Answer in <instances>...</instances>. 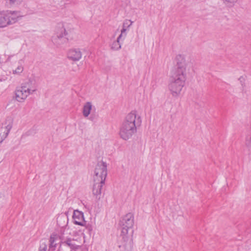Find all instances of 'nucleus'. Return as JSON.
<instances>
[{
    "instance_id": "1",
    "label": "nucleus",
    "mask_w": 251,
    "mask_h": 251,
    "mask_svg": "<svg viewBox=\"0 0 251 251\" xmlns=\"http://www.w3.org/2000/svg\"><path fill=\"white\" fill-rule=\"evenodd\" d=\"M176 67L170 76L168 89L173 97H178L181 93L186 80L187 70L190 63L184 55L176 56Z\"/></svg>"
},
{
    "instance_id": "2",
    "label": "nucleus",
    "mask_w": 251,
    "mask_h": 251,
    "mask_svg": "<svg viewBox=\"0 0 251 251\" xmlns=\"http://www.w3.org/2000/svg\"><path fill=\"white\" fill-rule=\"evenodd\" d=\"M142 123L141 116L136 111H132L128 113L121 125L119 135L124 140H127L137 132V128Z\"/></svg>"
},
{
    "instance_id": "3",
    "label": "nucleus",
    "mask_w": 251,
    "mask_h": 251,
    "mask_svg": "<svg viewBox=\"0 0 251 251\" xmlns=\"http://www.w3.org/2000/svg\"><path fill=\"white\" fill-rule=\"evenodd\" d=\"M37 90L36 81L29 79L15 90V99L18 102H24L29 95L36 92Z\"/></svg>"
},
{
    "instance_id": "4",
    "label": "nucleus",
    "mask_w": 251,
    "mask_h": 251,
    "mask_svg": "<svg viewBox=\"0 0 251 251\" xmlns=\"http://www.w3.org/2000/svg\"><path fill=\"white\" fill-rule=\"evenodd\" d=\"M72 28H65L62 24H59L56 27L55 33L52 37L53 43L57 47H60L66 43L69 40V34Z\"/></svg>"
},
{
    "instance_id": "5",
    "label": "nucleus",
    "mask_w": 251,
    "mask_h": 251,
    "mask_svg": "<svg viewBox=\"0 0 251 251\" xmlns=\"http://www.w3.org/2000/svg\"><path fill=\"white\" fill-rule=\"evenodd\" d=\"M134 224V217L131 213L126 215L120 221V225L121 227V236L125 240L129 237L128 232L131 230V234L133 233L132 228Z\"/></svg>"
},
{
    "instance_id": "6",
    "label": "nucleus",
    "mask_w": 251,
    "mask_h": 251,
    "mask_svg": "<svg viewBox=\"0 0 251 251\" xmlns=\"http://www.w3.org/2000/svg\"><path fill=\"white\" fill-rule=\"evenodd\" d=\"M107 174L106 163L103 161L99 162L95 169L94 181H105Z\"/></svg>"
},
{
    "instance_id": "7",
    "label": "nucleus",
    "mask_w": 251,
    "mask_h": 251,
    "mask_svg": "<svg viewBox=\"0 0 251 251\" xmlns=\"http://www.w3.org/2000/svg\"><path fill=\"white\" fill-rule=\"evenodd\" d=\"M82 53L80 49L73 48L69 50L67 53L68 58L74 62L78 61L82 58Z\"/></svg>"
},
{
    "instance_id": "8",
    "label": "nucleus",
    "mask_w": 251,
    "mask_h": 251,
    "mask_svg": "<svg viewBox=\"0 0 251 251\" xmlns=\"http://www.w3.org/2000/svg\"><path fill=\"white\" fill-rule=\"evenodd\" d=\"M73 218L75 224L81 226H85L86 221L84 220L83 213L82 212L77 210H74Z\"/></svg>"
},
{
    "instance_id": "9",
    "label": "nucleus",
    "mask_w": 251,
    "mask_h": 251,
    "mask_svg": "<svg viewBox=\"0 0 251 251\" xmlns=\"http://www.w3.org/2000/svg\"><path fill=\"white\" fill-rule=\"evenodd\" d=\"M11 128L10 123L7 125L5 123L0 126V143L6 138Z\"/></svg>"
},
{
    "instance_id": "10",
    "label": "nucleus",
    "mask_w": 251,
    "mask_h": 251,
    "mask_svg": "<svg viewBox=\"0 0 251 251\" xmlns=\"http://www.w3.org/2000/svg\"><path fill=\"white\" fill-rule=\"evenodd\" d=\"M7 12V19L9 20L8 25L16 23L19 18L18 16L19 12L17 11L5 10Z\"/></svg>"
},
{
    "instance_id": "11",
    "label": "nucleus",
    "mask_w": 251,
    "mask_h": 251,
    "mask_svg": "<svg viewBox=\"0 0 251 251\" xmlns=\"http://www.w3.org/2000/svg\"><path fill=\"white\" fill-rule=\"evenodd\" d=\"M105 181H94L93 187V193L96 197L100 196L101 193V189Z\"/></svg>"
},
{
    "instance_id": "12",
    "label": "nucleus",
    "mask_w": 251,
    "mask_h": 251,
    "mask_svg": "<svg viewBox=\"0 0 251 251\" xmlns=\"http://www.w3.org/2000/svg\"><path fill=\"white\" fill-rule=\"evenodd\" d=\"M95 108L92 103L90 101L86 102L83 105L82 112L83 116L85 118L88 117L93 110Z\"/></svg>"
},
{
    "instance_id": "13",
    "label": "nucleus",
    "mask_w": 251,
    "mask_h": 251,
    "mask_svg": "<svg viewBox=\"0 0 251 251\" xmlns=\"http://www.w3.org/2000/svg\"><path fill=\"white\" fill-rule=\"evenodd\" d=\"M7 12L5 10L0 11V28H3L8 25L9 20L6 18Z\"/></svg>"
},
{
    "instance_id": "14",
    "label": "nucleus",
    "mask_w": 251,
    "mask_h": 251,
    "mask_svg": "<svg viewBox=\"0 0 251 251\" xmlns=\"http://www.w3.org/2000/svg\"><path fill=\"white\" fill-rule=\"evenodd\" d=\"M120 40L118 37L117 40L113 42L111 45V49L114 50H118L121 48V44L120 43Z\"/></svg>"
},
{
    "instance_id": "15",
    "label": "nucleus",
    "mask_w": 251,
    "mask_h": 251,
    "mask_svg": "<svg viewBox=\"0 0 251 251\" xmlns=\"http://www.w3.org/2000/svg\"><path fill=\"white\" fill-rule=\"evenodd\" d=\"M24 71V66L22 64H19L15 69L13 70L12 73L14 75H19Z\"/></svg>"
},
{
    "instance_id": "16",
    "label": "nucleus",
    "mask_w": 251,
    "mask_h": 251,
    "mask_svg": "<svg viewBox=\"0 0 251 251\" xmlns=\"http://www.w3.org/2000/svg\"><path fill=\"white\" fill-rule=\"evenodd\" d=\"M133 22L130 20H126L124 21L122 27L128 29L132 25Z\"/></svg>"
},
{
    "instance_id": "17",
    "label": "nucleus",
    "mask_w": 251,
    "mask_h": 251,
    "mask_svg": "<svg viewBox=\"0 0 251 251\" xmlns=\"http://www.w3.org/2000/svg\"><path fill=\"white\" fill-rule=\"evenodd\" d=\"M127 29L122 27V29L121 31V34L118 36V39H121L122 37H125L126 36V30Z\"/></svg>"
},
{
    "instance_id": "18",
    "label": "nucleus",
    "mask_w": 251,
    "mask_h": 251,
    "mask_svg": "<svg viewBox=\"0 0 251 251\" xmlns=\"http://www.w3.org/2000/svg\"><path fill=\"white\" fill-rule=\"evenodd\" d=\"M246 144L249 148H251V134L247 137Z\"/></svg>"
},
{
    "instance_id": "19",
    "label": "nucleus",
    "mask_w": 251,
    "mask_h": 251,
    "mask_svg": "<svg viewBox=\"0 0 251 251\" xmlns=\"http://www.w3.org/2000/svg\"><path fill=\"white\" fill-rule=\"evenodd\" d=\"M66 244L69 246V247H70L71 248H74V245L72 243V241L70 239L69 240H67L66 241Z\"/></svg>"
},
{
    "instance_id": "20",
    "label": "nucleus",
    "mask_w": 251,
    "mask_h": 251,
    "mask_svg": "<svg viewBox=\"0 0 251 251\" xmlns=\"http://www.w3.org/2000/svg\"><path fill=\"white\" fill-rule=\"evenodd\" d=\"M225 2L229 4H234L237 1V0H223Z\"/></svg>"
},
{
    "instance_id": "21",
    "label": "nucleus",
    "mask_w": 251,
    "mask_h": 251,
    "mask_svg": "<svg viewBox=\"0 0 251 251\" xmlns=\"http://www.w3.org/2000/svg\"><path fill=\"white\" fill-rule=\"evenodd\" d=\"M180 213V207L179 206H176V212L174 213L173 216L178 215Z\"/></svg>"
},
{
    "instance_id": "22",
    "label": "nucleus",
    "mask_w": 251,
    "mask_h": 251,
    "mask_svg": "<svg viewBox=\"0 0 251 251\" xmlns=\"http://www.w3.org/2000/svg\"><path fill=\"white\" fill-rule=\"evenodd\" d=\"M86 228L90 231L92 230V227L91 225H86Z\"/></svg>"
},
{
    "instance_id": "23",
    "label": "nucleus",
    "mask_w": 251,
    "mask_h": 251,
    "mask_svg": "<svg viewBox=\"0 0 251 251\" xmlns=\"http://www.w3.org/2000/svg\"><path fill=\"white\" fill-rule=\"evenodd\" d=\"M16 0H9V3L10 4H13L15 3Z\"/></svg>"
},
{
    "instance_id": "24",
    "label": "nucleus",
    "mask_w": 251,
    "mask_h": 251,
    "mask_svg": "<svg viewBox=\"0 0 251 251\" xmlns=\"http://www.w3.org/2000/svg\"><path fill=\"white\" fill-rule=\"evenodd\" d=\"M89 119L91 121H93L94 120V117L92 116H91Z\"/></svg>"
},
{
    "instance_id": "25",
    "label": "nucleus",
    "mask_w": 251,
    "mask_h": 251,
    "mask_svg": "<svg viewBox=\"0 0 251 251\" xmlns=\"http://www.w3.org/2000/svg\"><path fill=\"white\" fill-rule=\"evenodd\" d=\"M23 6L25 7H26L27 6V3H24L23 4Z\"/></svg>"
},
{
    "instance_id": "26",
    "label": "nucleus",
    "mask_w": 251,
    "mask_h": 251,
    "mask_svg": "<svg viewBox=\"0 0 251 251\" xmlns=\"http://www.w3.org/2000/svg\"><path fill=\"white\" fill-rule=\"evenodd\" d=\"M40 251H46V249L44 248L43 250H41Z\"/></svg>"
}]
</instances>
